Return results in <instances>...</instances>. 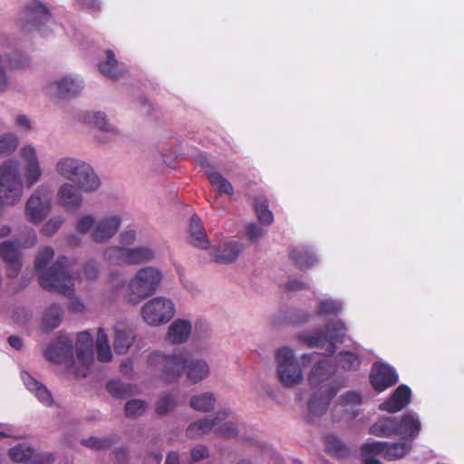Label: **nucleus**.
<instances>
[{"label": "nucleus", "instance_id": "1", "mask_svg": "<svg viewBox=\"0 0 464 464\" xmlns=\"http://www.w3.org/2000/svg\"><path fill=\"white\" fill-rule=\"evenodd\" d=\"M19 161L7 159L0 162V209L20 203L25 188H31L44 177L39 146L24 143L18 150Z\"/></svg>", "mask_w": 464, "mask_h": 464}, {"label": "nucleus", "instance_id": "2", "mask_svg": "<svg viewBox=\"0 0 464 464\" xmlns=\"http://www.w3.org/2000/svg\"><path fill=\"white\" fill-rule=\"evenodd\" d=\"M44 356L50 362L63 364L76 376L84 377L94 358L92 337L88 332L78 334L74 355L69 338L60 336L44 349Z\"/></svg>", "mask_w": 464, "mask_h": 464}, {"label": "nucleus", "instance_id": "3", "mask_svg": "<svg viewBox=\"0 0 464 464\" xmlns=\"http://www.w3.org/2000/svg\"><path fill=\"white\" fill-rule=\"evenodd\" d=\"M162 279L163 273L160 269L148 266L137 270L126 285L121 272H111L107 277V285L114 294L122 290L124 301L137 305L158 290Z\"/></svg>", "mask_w": 464, "mask_h": 464}, {"label": "nucleus", "instance_id": "4", "mask_svg": "<svg viewBox=\"0 0 464 464\" xmlns=\"http://www.w3.org/2000/svg\"><path fill=\"white\" fill-rule=\"evenodd\" d=\"M148 366L153 370L161 372L169 380H174L186 372V377L191 383H198L207 379L210 374L208 362L202 358L186 359L182 351H178L170 355H165L156 351L150 354Z\"/></svg>", "mask_w": 464, "mask_h": 464}, {"label": "nucleus", "instance_id": "5", "mask_svg": "<svg viewBox=\"0 0 464 464\" xmlns=\"http://www.w3.org/2000/svg\"><path fill=\"white\" fill-rule=\"evenodd\" d=\"M53 254V248L45 246L36 256L35 268L39 274L40 284L44 288L69 295L72 292L73 278L68 268L67 259L60 258L52 266L46 268Z\"/></svg>", "mask_w": 464, "mask_h": 464}, {"label": "nucleus", "instance_id": "6", "mask_svg": "<svg viewBox=\"0 0 464 464\" xmlns=\"http://www.w3.org/2000/svg\"><path fill=\"white\" fill-rule=\"evenodd\" d=\"M337 365L330 359L317 361L311 367L307 381L313 388L318 390L309 401V411L314 415L323 414L328 408L331 399L337 390L328 381L336 372Z\"/></svg>", "mask_w": 464, "mask_h": 464}, {"label": "nucleus", "instance_id": "7", "mask_svg": "<svg viewBox=\"0 0 464 464\" xmlns=\"http://www.w3.org/2000/svg\"><path fill=\"white\" fill-rule=\"evenodd\" d=\"M55 174L71 182H81L83 191L91 193L101 187V179L92 167L74 157H61L54 164Z\"/></svg>", "mask_w": 464, "mask_h": 464}, {"label": "nucleus", "instance_id": "8", "mask_svg": "<svg viewBox=\"0 0 464 464\" xmlns=\"http://www.w3.org/2000/svg\"><path fill=\"white\" fill-rule=\"evenodd\" d=\"M121 216L118 212H107L101 216L84 215L76 223V231L88 235L95 243H105L119 231Z\"/></svg>", "mask_w": 464, "mask_h": 464}, {"label": "nucleus", "instance_id": "9", "mask_svg": "<svg viewBox=\"0 0 464 464\" xmlns=\"http://www.w3.org/2000/svg\"><path fill=\"white\" fill-rule=\"evenodd\" d=\"M274 356L279 382L288 389L301 385L304 380V372L294 348L280 346L275 351Z\"/></svg>", "mask_w": 464, "mask_h": 464}, {"label": "nucleus", "instance_id": "10", "mask_svg": "<svg viewBox=\"0 0 464 464\" xmlns=\"http://www.w3.org/2000/svg\"><path fill=\"white\" fill-rule=\"evenodd\" d=\"M346 332L345 324L342 320H335L330 322L324 330L303 333L298 335L297 339L307 347L324 349L325 353L332 354L335 352L334 342H343Z\"/></svg>", "mask_w": 464, "mask_h": 464}, {"label": "nucleus", "instance_id": "11", "mask_svg": "<svg viewBox=\"0 0 464 464\" xmlns=\"http://www.w3.org/2000/svg\"><path fill=\"white\" fill-rule=\"evenodd\" d=\"M410 440L389 443L386 441H372L365 443L361 448L362 459L364 464H381L376 456L382 455L389 460L401 459L411 450Z\"/></svg>", "mask_w": 464, "mask_h": 464}, {"label": "nucleus", "instance_id": "12", "mask_svg": "<svg viewBox=\"0 0 464 464\" xmlns=\"http://www.w3.org/2000/svg\"><path fill=\"white\" fill-rule=\"evenodd\" d=\"M176 314L174 301L167 296H155L146 301L140 307V314L142 321L153 327L169 323Z\"/></svg>", "mask_w": 464, "mask_h": 464}, {"label": "nucleus", "instance_id": "13", "mask_svg": "<svg viewBox=\"0 0 464 464\" xmlns=\"http://www.w3.org/2000/svg\"><path fill=\"white\" fill-rule=\"evenodd\" d=\"M84 89L83 80L75 73H64L49 81L45 85L46 94L53 100H72Z\"/></svg>", "mask_w": 464, "mask_h": 464}, {"label": "nucleus", "instance_id": "14", "mask_svg": "<svg viewBox=\"0 0 464 464\" xmlns=\"http://www.w3.org/2000/svg\"><path fill=\"white\" fill-rule=\"evenodd\" d=\"M51 211V198L45 192L35 190L27 198L24 205V216L32 223L38 224Z\"/></svg>", "mask_w": 464, "mask_h": 464}, {"label": "nucleus", "instance_id": "15", "mask_svg": "<svg viewBox=\"0 0 464 464\" xmlns=\"http://www.w3.org/2000/svg\"><path fill=\"white\" fill-rule=\"evenodd\" d=\"M83 188L81 182H63L57 189L56 198L58 203L69 210L79 209L83 203Z\"/></svg>", "mask_w": 464, "mask_h": 464}, {"label": "nucleus", "instance_id": "16", "mask_svg": "<svg viewBox=\"0 0 464 464\" xmlns=\"http://www.w3.org/2000/svg\"><path fill=\"white\" fill-rule=\"evenodd\" d=\"M82 121L88 126L97 129L106 140H112L120 135V129L104 111H87L82 115Z\"/></svg>", "mask_w": 464, "mask_h": 464}, {"label": "nucleus", "instance_id": "17", "mask_svg": "<svg viewBox=\"0 0 464 464\" xmlns=\"http://www.w3.org/2000/svg\"><path fill=\"white\" fill-rule=\"evenodd\" d=\"M398 382L394 369L382 362H375L371 372V382L378 392H383Z\"/></svg>", "mask_w": 464, "mask_h": 464}, {"label": "nucleus", "instance_id": "18", "mask_svg": "<svg viewBox=\"0 0 464 464\" xmlns=\"http://www.w3.org/2000/svg\"><path fill=\"white\" fill-rule=\"evenodd\" d=\"M198 161L209 183L218 194L232 196L235 192L231 182L208 164L206 155H199Z\"/></svg>", "mask_w": 464, "mask_h": 464}, {"label": "nucleus", "instance_id": "19", "mask_svg": "<svg viewBox=\"0 0 464 464\" xmlns=\"http://www.w3.org/2000/svg\"><path fill=\"white\" fill-rule=\"evenodd\" d=\"M113 349L118 354H126L136 340L132 327L123 322H118L113 326Z\"/></svg>", "mask_w": 464, "mask_h": 464}, {"label": "nucleus", "instance_id": "20", "mask_svg": "<svg viewBox=\"0 0 464 464\" xmlns=\"http://www.w3.org/2000/svg\"><path fill=\"white\" fill-rule=\"evenodd\" d=\"M215 434L224 438H233L237 434L236 414L230 409H224L216 413Z\"/></svg>", "mask_w": 464, "mask_h": 464}, {"label": "nucleus", "instance_id": "21", "mask_svg": "<svg viewBox=\"0 0 464 464\" xmlns=\"http://www.w3.org/2000/svg\"><path fill=\"white\" fill-rule=\"evenodd\" d=\"M191 331L190 321L178 318L168 326L165 341L170 344H182L188 340Z\"/></svg>", "mask_w": 464, "mask_h": 464}, {"label": "nucleus", "instance_id": "22", "mask_svg": "<svg viewBox=\"0 0 464 464\" xmlns=\"http://www.w3.org/2000/svg\"><path fill=\"white\" fill-rule=\"evenodd\" d=\"M411 396V389L406 385H400L392 395L379 406V409L388 412H398L410 403Z\"/></svg>", "mask_w": 464, "mask_h": 464}, {"label": "nucleus", "instance_id": "23", "mask_svg": "<svg viewBox=\"0 0 464 464\" xmlns=\"http://www.w3.org/2000/svg\"><path fill=\"white\" fill-rule=\"evenodd\" d=\"M242 250L243 245L241 243L235 240H226L215 247L211 255L216 262L227 264L235 261Z\"/></svg>", "mask_w": 464, "mask_h": 464}, {"label": "nucleus", "instance_id": "24", "mask_svg": "<svg viewBox=\"0 0 464 464\" xmlns=\"http://www.w3.org/2000/svg\"><path fill=\"white\" fill-rule=\"evenodd\" d=\"M0 255L7 264V276L9 277L17 276L22 266L18 247L13 242H3L0 244Z\"/></svg>", "mask_w": 464, "mask_h": 464}, {"label": "nucleus", "instance_id": "25", "mask_svg": "<svg viewBox=\"0 0 464 464\" xmlns=\"http://www.w3.org/2000/svg\"><path fill=\"white\" fill-rule=\"evenodd\" d=\"M21 378L26 389L44 406H52L53 399L50 391L29 372H22Z\"/></svg>", "mask_w": 464, "mask_h": 464}, {"label": "nucleus", "instance_id": "26", "mask_svg": "<svg viewBox=\"0 0 464 464\" xmlns=\"http://www.w3.org/2000/svg\"><path fill=\"white\" fill-rule=\"evenodd\" d=\"M421 430V423L419 415L414 412H409L401 416L398 420V436H401L403 440L411 442Z\"/></svg>", "mask_w": 464, "mask_h": 464}, {"label": "nucleus", "instance_id": "27", "mask_svg": "<svg viewBox=\"0 0 464 464\" xmlns=\"http://www.w3.org/2000/svg\"><path fill=\"white\" fill-rule=\"evenodd\" d=\"M99 70L108 78L118 79L125 72L124 66L117 61L111 50H106L104 57L99 63Z\"/></svg>", "mask_w": 464, "mask_h": 464}, {"label": "nucleus", "instance_id": "28", "mask_svg": "<svg viewBox=\"0 0 464 464\" xmlns=\"http://www.w3.org/2000/svg\"><path fill=\"white\" fill-rule=\"evenodd\" d=\"M370 433L377 437L385 438L398 436V420L394 417L380 419L372 425Z\"/></svg>", "mask_w": 464, "mask_h": 464}, {"label": "nucleus", "instance_id": "29", "mask_svg": "<svg viewBox=\"0 0 464 464\" xmlns=\"http://www.w3.org/2000/svg\"><path fill=\"white\" fill-rule=\"evenodd\" d=\"M188 232L189 239L192 245L203 249H206L209 246V242L207 238V235L200 218L196 216L191 218Z\"/></svg>", "mask_w": 464, "mask_h": 464}, {"label": "nucleus", "instance_id": "30", "mask_svg": "<svg viewBox=\"0 0 464 464\" xmlns=\"http://www.w3.org/2000/svg\"><path fill=\"white\" fill-rule=\"evenodd\" d=\"M157 252L148 246L127 247V264H140L153 260Z\"/></svg>", "mask_w": 464, "mask_h": 464}, {"label": "nucleus", "instance_id": "31", "mask_svg": "<svg viewBox=\"0 0 464 464\" xmlns=\"http://www.w3.org/2000/svg\"><path fill=\"white\" fill-rule=\"evenodd\" d=\"M209 432L215 433V417L200 419L192 422L187 429V435L191 439L200 438Z\"/></svg>", "mask_w": 464, "mask_h": 464}, {"label": "nucleus", "instance_id": "32", "mask_svg": "<svg viewBox=\"0 0 464 464\" xmlns=\"http://www.w3.org/2000/svg\"><path fill=\"white\" fill-rule=\"evenodd\" d=\"M26 18L30 24L34 26H41L51 20V15L47 7L40 3L35 2L34 5L27 11Z\"/></svg>", "mask_w": 464, "mask_h": 464}, {"label": "nucleus", "instance_id": "33", "mask_svg": "<svg viewBox=\"0 0 464 464\" xmlns=\"http://www.w3.org/2000/svg\"><path fill=\"white\" fill-rule=\"evenodd\" d=\"M291 257L302 269H305L317 262V256L309 248L302 246L292 250Z\"/></svg>", "mask_w": 464, "mask_h": 464}, {"label": "nucleus", "instance_id": "34", "mask_svg": "<svg viewBox=\"0 0 464 464\" xmlns=\"http://www.w3.org/2000/svg\"><path fill=\"white\" fill-rule=\"evenodd\" d=\"M4 62L7 63L11 69L15 70L25 69L31 65V58L27 53L17 51L9 52L6 46Z\"/></svg>", "mask_w": 464, "mask_h": 464}, {"label": "nucleus", "instance_id": "35", "mask_svg": "<svg viewBox=\"0 0 464 464\" xmlns=\"http://www.w3.org/2000/svg\"><path fill=\"white\" fill-rule=\"evenodd\" d=\"M97 359L100 362H110L112 359V352L109 343L108 334L102 328L98 329L96 338Z\"/></svg>", "mask_w": 464, "mask_h": 464}, {"label": "nucleus", "instance_id": "36", "mask_svg": "<svg viewBox=\"0 0 464 464\" xmlns=\"http://www.w3.org/2000/svg\"><path fill=\"white\" fill-rule=\"evenodd\" d=\"M216 399L211 392H203L194 395L189 400V405L198 411H209L214 409Z\"/></svg>", "mask_w": 464, "mask_h": 464}, {"label": "nucleus", "instance_id": "37", "mask_svg": "<svg viewBox=\"0 0 464 464\" xmlns=\"http://www.w3.org/2000/svg\"><path fill=\"white\" fill-rule=\"evenodd\" d=\"M108 392L115 398H125L138 392L136 386L112 380L107 384Z\"/></svg>", "mask_w": 464, "mask_h": 464}, {"label": "nucleus", "instance_id": "38", "mask_svg": "<svg viewBox=\"0 0 464 464\" xmlns=\"http://www.w3.org/2000/svg\"><path fill=\"white\" fill-rule=\"evenodd\" d=\"M104 260L114 266L127 264V247L111 246L103 252Z\"/></svg>", "mask_w": 464, "mask_h": 464}, {"label": "nucleus", "instance_id": "39", "mask_svg": "<svg viewBox=\"0 0 464 464\" xmlns=\"http://www.w3.org/2000/svg\"><path fill=\"white\" fill-rule=\"evenodd\" d=\"M20 143L19 137L13 132H5L0 135V157L12 155Z\"/></svg>", "mask_w": 464, "mask_h": 464}, {"label": "nucleus", "instance_id": "40", "mask_svg": "<svg viewBox=\"0 0 464 464\" xmlns=\"http://www.w3.org/2000/svg\"><path fill=\"white\" fill-rule=\"evenodd\" d=\"M362 402V396L353 391H349L342 394L339 400V404L335 408L336 411L348 412Z\"/></svg>", "mask_w": 464, "mask_h": 464}, {"label": "nucleus", "instance_id": "41", "mask_svg": "<svg viewBox=\"0 0 464 464\" xmlns=\"http://www.w3.org/2000/svg\"><path fill=\"white\" fill-rule=\"evenodd\" d=\"M255 210L259 222L269 226L274 221L273 213L268 209L267 200L264 197H257L255 200Z\"/></svg>", "mask_w": 464, "mask_h": 464}, {"label": "nucleus", "instance_id": "42", "mask_svg": "<svg viewBox=\"0 0 464 464\" xmlns=\"http://www.w3.org/2000/svg\"><path fill=\"white\" fill-rule=\"evenodd\" d=\"M62 315L61 307L57 304H52L44 315L43 326L44 330L51 331L56 328L61 323Z\"/></svg>", "mask_w": 464, "mask_h": 464}, {"label": "nucleus", "instance_id": "43", "mask_svg": "<svg viewBox=\"0 0 464 464\" xmlns=\"http://www.w3.org/2000/svg\"><path fill=\"white\" fill-rule=\"evenodd\" d=\"M33 448L28 443H20L9 450V458L14 462L28 460L33 455Z\"/></svg>", "mask_w": 464, "mask_h": 464}, {"label": "nucleus", "instance_id": "44", "mask_svg": "<svg viewBox=\"0 0 464 464\" xmlns=\"http://www.w3.org/2000/svg\"><path fill=\"white\" fill-rule=\"evenodd\" d=\"M340 368L347 371L356 370L361 362L356 354L351 352H341L336 358Z\"/></svg>", "mask_w": 464, "mask_h": 464}, {"label": "nucleus", "instance_id": "45", "mask_svg": "<svg viewBox=\"0 0 464 464\" xmlns=\"http://www.w3.org/2000/svg\"><path fill=\"white\" fill-rule=\"evenodd\" d=\"M343 307V302L338 299L324 298L319 301L318 313L328 315L340 312Z\"/></svg>", "mask_w": 464, "mask_h": 464}, {"label": "nucleus", "instance_id": "46", "mask_svg": "<svg viewBox=\"0 0 464 464\" xmlns=\"http://www.w3.org/2000/svg\"><path fill=\"white\" fill-rule=\"evenodd\" d=\"M148 405L142 400H131L125 405V412L128 417L136 418L147 411Z\"/></svg>", "mask_w": 464, "mask_h": 464}, {"label": "nucleus", "instance_id": "47", "mask_svg": "<svg viewBox=\"0 0 464 464\" xmlns=\"http://www.w3.org/2000/svg\"><path fill=\"white\" fill-rule=\"evenodd\" d=\"M265 227L263 224L249 223L246 227V237L252 242L259 240L267 232Z\"/></svg>", "mask_w": 464, "mask_h": 464}, {"label": "nucleus", "instance_id": "48", "mask_svg": "<svg viewBox=\"0 0 464 464\" xmlns=\"http://www.w3.org/2000/svg\"><path fill=\"white\" fill-rule=\"evenodd\" d=\"M4 55H5V45L0 44V93L5 92L9 88V79L5 69Z\"/></svg>", "mask_w": 464, "mask_h": 464}, {"label": "nucleus", "instance_id": "49", "mask_svg": "<svg viewBox=\"0 0 464 464\" xmlns=\"http://www.w3.org/2000/svg\"><path fill=\"white\" fill-rule=\"evenodd\" d=\"M82 444L92 450H102L110 447L111 441L107 438L91 437L87 440H83Z\"/></svg>", "mask_w": 464, "mask_h": 464}, {"label": "nucleus", "instance_id": "50", "mask_svg": "<svg viewBox=\"0 0 464 464\" xmlns=\"http://www.w3.org/2000/svg\"><path fill=\"white\" fill-rule=\"evenodd\" d=\"M175 405L176 401L174 397L170 394H166L159 400L156 407V411L159 414H165L169 411L172 410L175 407Z\"/></svg>", "mask_w": 464, "mask_h": 464}, {"label": "nucleus", "instance_id": "51", "mask_svg": "<svg viewBox=\"0 0 464 464\" xmlns=\"http://www.w3.org/2000/svg\"><path fill=\"white\" fill-rule=\"evenodd\" d=\"M63 223L62 217H54L49 219L42 227V233L45 236L55 234Z\"/></svg>", "mask_w": 464, "mask_h": 464}, {"label": "nucleus", "instance_id": "52", "mask_svg": "<svg viewBox=\"0 0 464 464\" xmlns=\"http://www.w3.org/2000/svg\"><path fill=\"white\" fill-rule=\"evenodd\" d=\"M326 448L333 454H342L344 450V445L335 437H328L326 439Z\"/></svg>", "mask_w": 464, "mask_h": 464}, {"label": "nucleus", "instance_id": "53", "mask_svg": "<svg viewBox=\"0 0 464 464\" xmlns=\"http://www.w3.org/2000/svg\"><path fill=\"white\" fill-rule=\"evenodd\" d=\"M36 234L33 229H29L24 237H22L17 245L21 248H30L34 246L36 242Z\"/></svg>", "mask_w": 464, "mask_h": 464}, {"label": "nucleus", "instance_id": "54", "mask_svg": "<svg viewBox=\"0 0 464 464\" xmlns=\"http://www.w3.org/2000/svg\"><path fill=\"white\" fill-rule=\"evenodd\" d=\"M14 126L22 131H29L32 129V121L26 115L18 114L14 118Z\"/></svg>", "mask_w": 464, "mask_h": 464}, {"label": "nucleus", "instance_id": "55", "mask_svg": "<svg viewBox=\"0 0 464 464\" xmlns=\"http://www.w3.org/2000/svg\"><path fill=\"white\" fill-rule=\"evenodd\" d=\"M208 457V450L204 446H197L190 452V458L193 462H198Z\"/></svg>", "mask_w": 464, "mask_h": 464}, {"label": "nucleus", "instance_id": "56", "mask_svg": "<svg viewBox=\"0 0 464 464\" xmlns=\"http://www.w3.org/2000/svg\"><path fill=\"white\" fill-rule=\"evenodd\" d=\"M136 233L134 230H125L121 234V247H130L135 242Z\"/></svg>", "mask_w": 464, "mask_h": 464}, {"label": "nucleus", "instance_id": "57", "mask_svg": "<svg viewBox=\"0 0 464 464\" xmlns=\"http://www.w3.org/2000/svg\"><path fill=\"white\" fill-rule=\"evenodd\" d=\"M83 273L89 279H94L99 274V268L96 263H89L85 266Z\"/></svg>", "mask_w": 464, "mask_h": 464}, {"label": "nucleus", "instance_id": "58", "mask_svg": "<svg viewBox=\"0 0 464 464\" xmlns=\"http://www.w3.org/2000/svg\"><path fill=\"white\" fill-rule=\"evenodd\" d=\"M121 372L124 375H129L133 372V362L130 359L122 361L120 366Z\"/></svg>", "mask_w": 464, "mask_h": 464}, {"label": "nucleus", "instance_id": "59", "mask_svg": "<svg viewBox=\"0 0 464 464\" xmlns=\"http://www.w3.org/2000/svg\"><path fill=\"white\" fill-rule=\"evenodd\" d=\"M305 284L298 279L289 280L286 284V287L289 290L295 291L304 288Z\"/></svg>", "mask_w": 464, "mask_h": 464}, {"label": "nucleus", "instance_id": "60", "mask_svg": "<svg viewBox=\"0 0 464 464\" xmlns=\"http://www.w3.org/2000/svg\"><path fill=\"white\" fill-rule=\"evenodd\" d=\"M69 307L73 312H82L84 310V304L79 299L72 300Z\"/></svg>", "mask_w": 464, "mask_h": 464}, {"label": "nucleus", "instance_id": "61", "mask_svg": "<svg viewBox=\"0 0 464 464\" xmlns=\"http://www.w3.org/2000/svg\"><path fill=\"white\" fill-rule=\"evenodd\" d=\"M8 343L13 348L16 350H20L23 346L22 340L16 336H10L8 339Z\"/></svg>", "mask_w": 464, "mask_h": 464}, {"label": "nucleus", "instance_id": "62", "mask_svg": "<svg viewBox=\"0 0 464 464\" xmlns=\"http://www.w3.org/2000/svg\"><path fill=\"white\" fill-rule=\"evenodd\" d=\"M165 464H179V458L177 452L168 454Z\"/></svg>", "mask_w": 464, "mask_h": 464}, {"label": "nucleus", "instance_id": "63", "mask_svg": "<svg viewBox=\"0 0 464 464\" xmlns=\"http://www.w3.org/2000/svg\"><path fill=\"white\" fill-rule=\"evenodd\" d=\"M10 232H11V228L9 226H7V225L2 226L0 228V237L8 236L10 234Z\"/></svg>", "mask_w": 464, "mask_h": 464}, {"label": "nucleus", "instance_id": "64", "mask_svg": "<svg viewBox=\"0 0 464 464\" xmlns=\"http://www.w3.org/2000/svg\"><path fill=\"white\" fill-rule=\"evenodd\" d=\"M314 353H304L302 356H301V360L303 362H311L313 359H314Z\"/></svg>", "mask_w": 464, "mask_h": 464}]
</instances>
